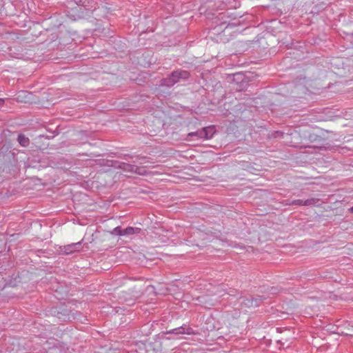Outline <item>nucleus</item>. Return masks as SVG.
<instances>
[{
    "instance_id": "f257e3e1",
    "label": "nucleus",
    "mask_w": 353,
    "mask_h": 353,
    "mask_svg": "<svg viewBox=\"0 0 353 353\" xmlns=\"http://www.w3.org/2000/svg\"><path fill=\"white\" fill-rule=\"evenodd\" d=\"M110 165L116 169H120L125 172L132 174L144 175L145 172L143 168L139 167L136 164H131L119 161H111V164Z\"/></svg>"
},
{
    "instance_id": "f03ea898",
    "label": "nucleus",
    "mask_w": 353,
    "mask_h": 353,
    "mask_svg": "<svg viewBox=\"0 0 353 353\" xmlns=\"http://www.w3.org/2000/svg\"><path fill=\"white\" fill-rule=\"evenodd\" d=\"M57 316L62 321H79L83 323L85 317L79 312H72L68 309L61 307L57 311Z\"/></svg>"
},
{
    "instance_id": "7ed1b4c3",
    "label": "nucleus",
    "mask_w": 353,
    "mask_h": 353,
    "mask_svg": "<svg viewBox=\"0 0 353 353\" xmlns=\"http://www.w3.org/2000/svg\"><path fill=\"white\" fill-rule=\"evenodd\" d=\"M266 296L264 295L257 296L256 297H249L244 298L241 304L245 305L247 307H256L260 305L261 303L266 299Z\"/></svg>"
},
{
    "instance_id": "20e7f679",
    "label": "nucleus",
    "mask_w": 353,
    "mask_h": 353,
    "mask_svg": "<svg viewBox=\"0 0 353 353\" xmlns=\"http://www.w3.org/2000/svg\"><path fill=\"white\" fill-rule=\"evenodd\" d=\"M81 249V242L71 243L59 248V252L62 254H70L75 252H79Z\"/></svg>"
},
{
    "instance_id": "39448f33",
    "label": "nucleus",
    "mask_w": 353,
    "mask_h": 353,
    "mask_svg": "<svg viewBox=\"0 0 353 353\" xmlns=\"http://www.w3.org/2000/svg\"><path fill=\"white\" fill-rule=\"evenodd\" d=\"M166 334H175V335H179V334L193 335V334H196V333L193 330V329L192 327L184 324L181 327L167 331Z\"/></svg>"
},
{
    "instance_id": "423d86ee",
    "label": "nucleus",
    "mask_w": 353,
    "mask_h": 353,
    "mask_svg": "<svg viewBox=\"0 0 353 353\" xmlns=\"http://www.w3.org/2000/svg\"><path fill=\"white\" fill-rule=\"evenodd\" d=\"M170 76L172 77V79L174 82V84H176V83H178L180 79H183V80L188 79L190 77V73L187 70H176L173 71L170 74Z\"/></svg>"
},
{
    "instance_id": "0eeeda50",
    "label": "nucleus",
    "mask_w": 353,
    "mask_h": 353,
    "mask_svg": "<svg viewBox=\"0 0 353 353\" xmlns=\"http://www.w3.org/2000/svg\"><path fill=\"white\" fill-rule=\"evenodd\" d=\"M215 133V129L214 126H208L199 130L200 139H210Z\"/></svg>"
},
{
    "instance_id": "6e6552de",
    "label": "nucleus",
    "mask_w": 353,
    "mask_h": 353,
    "mask_svg": "<svg viewBox=\"0 0 353 353\" xmlns=\"http://www.w3.org/2000/svg\"><path fill=\"white\" fill-rule=\"evenodd\" d=\"M319 203V199L316 198L308 199L306 200L302 199H296L293 200L291 202L292 205H318Z\"/></svg>"
},
{
    "instance_id": "1a4fd4ad",
    "label": "nucleus",
    "mask_w": 353,
    "mask_h": 353,
    "mask_svg": "<svg viewBox=\"0 0 353 353\" xmlns=\"http://www.w3.org/2000/svg\"><path fill=\"white\" fill-rule=\"evenodd\" d=\"M75 4L79 6L84 7L86 10L92 8L93 0H74Z\"/></svg>"
},
{
    "instance_id": "9d476101",
    "label": "nucleus",
    "mask_w": 353,
    "mask_h": 353,
    "mask_svg": "<svg viewBox=\"0 0 353 353\" xmlns=\"http://www.w3.org/2000/svg\"><path fill=\"white\" fill-rule=\"evenodd\" d=\"M140 230L141 229L138 228L128 227L125 229H123L121 234L123 236L131 235L135 233H139Z\"/></svg>"
},
{
    "instance_id": "9b49d317",
    "label": "nucleus",
    "mask_w": 353,
    "mask_h": 353,
    "mask_svg": "<svg viewBox=\"0 0 353 353\" xmlns=\"http://www.w3.org/2000/svg\"><path fill=\"white\" fill-rule=\"evenodd\" d=\"M17 141L23 147H27L30 143V139L23 134L18 135Z\"/></svg>"
},
{
    "instance_id": "f8f14e48",
    "label": "nucleus",
    "mask_w": 353,
    "mask_h": 353,
    "mask_svg": "<svg viewBox=\"0 0 353 353\" xmlns=\"http://www.w3.org/2000/svg\"><path fill=\"white\" fill-rule=\"evenodd\" d=\"M245 74L241 72L232 74V81L236 83H243L245 80Z\"/></svg>"
},
{
    "instance_id": "ddd939ff",
    "label": "nucleus",
    "mask_w": 353,
    "mask_h": 353,
    "mask_svg": "<svg viewBox=\"0 0 353 353\" xmlns=\"http://www.w3.org/2000/svg\"><path fill=\"white\" fill-rule=\"evenodd\" d=\"M160 85L162 86L172 87L174 85V82L173 81L171 76L170 75L167 78L161 79Z\"/></svg>"
},
{
    "instance_id": "4468645a",
    "label": "nucleus",
    "mask_w": 353,
    "mask_h": 353,
    "mask_svg": "<svg viewBox=\"0 0 353 353\" xmlns=\"http://www.w3.org/2000/svg\"><path fill=\"white\" fill-rule=\"evenodd\" d=\"M146 157H137V159L140 160V161H133V163H138L139 164H143V163H146Z\"/></svg>"
},
{
    "instance_id": "2eb2a0df",
    "label": "nucleus",
    "mask_w": 353,
    "mask_h": 353,
    "mask_svg": "<svg viewBox=\"0 0 353 353\" xmlns=\"http://www.w3.org/2000/svg\"><path fill=\"white\" fill-rule=\"evenodd\" d=\"M199 130H197L196 132H190L188 136L191 137H196L197 138V139H199L200 134H199Z\"/></svg>"
},
{
    "instance_id": "dca6fc26",
    "label": "nucleus",
    "mask_w": 353,
    "mask_h": 353,
    "mask_svg": "<svg viewBox=\"0 0 353 353\" xmlns=\"http://www.w3.org/2000/svg\"><path fill=\"white\" fill-rule=\"evenodd\" d=\"M123 230V229H121L120 227H116L114 229V234H117V235H119V236H122L121 234V232Z\"/></svg>"
},
{
    "instance_id": "f3484780",
    "label": "nucleus",
    "mask_w": 353,
    "mask_h": 353,
    "mask_svg": "<svg viewBox=\"0 0 353 353\" xmlns=\"http://www.w3.org/2000/svg\"><path fill=\"white\" fill-rule=\"evenodd\" d=\"M279 292V290L276 287H272L270 290V293L271 294H276Z\"/></svg>"
},
{
    "instance_id": "a211bd4d",
    "label": "nucleus",
    "mask_w": 353,
    "mask_h": 353,
    "mask_svg": "<svg viewBox=\"0 0 353 353\" xmlns=\"http://www.w3.org/2000/svg\"><path fill=\"white\" fill-rule=\"evenodd\" d=\"M4 104V99L0 98V108Z\"/></svg>"
},
{
    "instance_id": "6ab92c4d",
    "label": "nucleus",
    "mask_w": 353,
    "mask_h": 353,
    "mask_svg": "<svg viewBox=\"0 0 353 353\" xmlns=\"http://www.w3.org/2000/svg\"><path fill=\"white\" fill-rule=\"evenodd\" d=\"M131 157H132V156H131V155H130V154H125V157H124V159H127L128 158H131Z\"/></svg>"
},
{
    "instance_id": "aec40b11",
    "label": "nucleus",
    "mask_w": 353,
    "mask_h": 353,
    "mask_svg": "<svg viewBox=\"0 0 353 353\" xmlns=\"http://www.w3.org/2000/svg\"><path fill=\"white\" fill-rule=\"evenodd\" d=\"M350 212L353 213V206L350 209Z\"/></svg>"
},
{
    "instance_id": "412c9836",
    "label": "nucleus",
    "mask_w": 353,
    "mask_h": 353,
    "mask_svg": "<svg viewBox=\"0 0 353 353\" xmlns=\"http://www.w3.org/2000/svg\"><path fill=\"white\" fill-rule=\"evenodd\" d=\"M276 134H281V135L283 134V133L279 132H276Z\"/></svg>"
}]
</instances>
